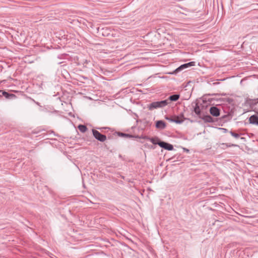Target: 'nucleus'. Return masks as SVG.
Instances as JSON below:
<instances>
[{
  "label": "nucleus",
  "instance_id": "17",
  "mask_svg": "<svg viewBox=\"0 0 258 258\" xmlns=\"http://www.w3.org/2000/svg\"><path fill=\"white\" fill-rule=\"evenodd\" d=\"M118 135L119 136L123 137H130V135H128V134H125V133H120V132L118 133Z\"/></svg>",
  "mask_w": 258,
  "mask_h": 258
},
{
  "label": "nucleus",
  "instance_id": "10",
  "mask_svg": "<svg viewBox=\"0 0 258 258\" xmlns=\"http://www.w3.org/2000/svg\"><path fill=\"white\" fill-rule=\"evenodd\" d=\"M194 111L199 117V118H201L202 116L201 110L198 103H196V105L194 108Z\"/></svg>",
  "mask_w": 258,
  "mask_h": 258
},
{
  "label": "nucleus",
  "instance_id": "7",
  "mask_svg": "<svg viewBox=\"0 0 258 258\" xmlns=\"http://www.w3.org/2000/svg\"><path fill=\"white\" fill-rule=\"evenodd\" d=\"M200 118L203 119L205 122H214L215 121V118L210 115H203Z\"/></svg>",
  "mask_w": 258,
  "mask_h": 258
},
{
  "label": "nucleus",
  "instance_id": "15",
  "mask_svg": "<svg viewBox=\"0 0 258 258\" xmlns=\"http://www.w3.org/2000/svg\"><path fill=\"white\" fill-rule=\"evenodd\" d=\"M184 69L182 67L181 65L179 67H178L177 69H176L172 73H170L171 74H177L179 72H181V71L183 70Z\"/></svg>",
  "mask_w": 258,
  "mask_h": 258
},
{
  "label": "nucleus",
  "instance_id": "22",
  "mask_svg": "<svg viewBox=\"0 0 258 258\" xmlns=\"http://www.w3.org/2000/svg\"><path fill=\"white\" fill-rule=\"evenodd\" d=\"M220 129L224 131V133H226L227 132H228V130L227 129H226V128H220Z\"/></svg>",
  "mask_w": 258,
  "mask_h": 258
},
{
  "label": "nucleus",
  "instance_id": "5",
  "mask_svg": "<svg viewBox=\"0 0 258 258\" xmlns=\"http://www.w3.org/2000/svg\"><path fill=\"white\" fill-rule=\"evenodd\" d=\"M220 109L217 106H212L210 108L211 114L214 116L217 117L220 115Z\"/></svg>",
  "mask_w": 258,
  "mask_h": 258
},
{
  "label": "nucleus",
  "instance_id": "2",
  "mask_svg": "<svg viewBox=\"0 0 258 258\" xmlns=\"http://www.w3.org/2000/svg\"><path fill=\"white\" fill-rule=\"evenodd\" d=\"M93 137L98 141L103 142L106 140V136L95 129L92 130Z\"/></svg>",
  "mask_w": 258,
  "mask_h": 258
},
{
  "label": "nucleus",
  "instance_id": "11",
  "mask_svg": "<svg viewBox=\"0 0 258 258\" xmlns=\"http://www.w3.org/2000/svg\"><path fill=\"white\" fill-rule=\"evenodd\" d=\"M257 103V102H256L255 100L249 98H247L245 101V104L246 105H249L250 107H252L255 105Z\"/></svg>",
  "mask_w": 258,
  "mask_h": 258
},
{
  "label": "nucleus",
  "instance_id": "21",
  "mask_svg": "<svg viewBox=\"0 0 258 258\" xmlns=\"http://www.w3.org/2000/svg\"><path fill=\"white\" fill-rule=\"evenodd\" d=\"M165 119L169 120V121H171V122H173V118H172V117H168V116H166Z\"/></svg>",
  "mask_w": 258,
  "mask_h": 258
},
{
  "label": "nucleus",
  "instance_id": "16",
  "mask_svg": "<svg viewBox=\"0 0 258 258\" xmlns=\"http://www.w3.org/2000/svg\"><path fill=\"white\" fill-rule=\"evenodd\" d=\"M230 134H231V135L232 136H233V137L237 139L239 137H240V135L237 134V133H236L235 132H233V131H230Z\"/></svg>",
  "mask_w": 258,
  "mask_h": 258
},
{
  "label": "nucleus",
  "instance_id": "23",
  "mask_svg": "<svg viewBox=\"0 0 258 258\" xmlns=\"http://www.w3.org/2000/svg\"><path fill=\"white\" fill-rule=\"evenodd\" d=\"M181 66L183 68V69H186L187 68V67L185 65V64H181Z\"/></svg>",
  "mask_w": 258,
  "mask_h": 258
},
{
  "label": "nucleus",
  "instance_id": "18",
  "mask_svg": "<svg viewBox=\"0 0 258 258\" xmlns=\"http://www.w3.org/2000/svg\"><path fill=\"white\" fill-rule=\"evenodd\" d=\"M97 130H99L101 132H105L104 130L105 129H109V127H96Z\"/></svg>",
  "mask_w": 258,
  "mask_h": 258
},
{
  "label": "nucleus",
  "instance_id": "25",
  "mask_svg": "<svg viewBox=\"0 0 258 258\" xmlns=\"http://www.w3.org/2000/svg\"><path fill=\"white\" fill-rule=\"evenodd\" d=\"M0 91H2V90H0ZM2 97L1 93H0V97Z\"/></svg>",
  "mask_w": 258,
  "mask_h": 258
},
{
  "label": "nucleus",
  "instance_id": "24",
  "mask_svg": "<svg viewBox=\"0 0 258 258\" xmlns=\"http://www.w3.org/2000/svg\"><path fill=\"white\" fill-rule=\"evenodd\" d=\"M184 151H185L186 152H189V150L188 149H187L186 148H184L183 149Z\"/></svg>",
  "mask_w": 258,
  "mask_h": 258
},
{
  "label": "nucleus",
  "instance_id": "12",
  "mask_svg": "<svg viewBox=\"0 0 258 258\" xmlns=\"http://www.w3.org/2000/svg\"><path fill=\"white\" fill-rule=\"evenodd\" d=\"M179 97H180L179 94H175L170 95L167 100L168 101H169V100L170 101H176L177 100H178L179 99Z\"/></svg>",
  "mask_w": 258,
  "mask_h": 258
},
{
  "label": "nucleus",
  "instance_id": "20",
  "mask_svg": "<svg viewBox=\"0 0 258 258\" xmlns=\"http://www.w3.org/2000/svg\"><path fill=\"white\" fill-rule=\"evenodd\" d=\"M222 145L223 146H226V147H235V146H237L236 145H235V144H231V145H228L227 144H224V143H223L222 144Z\"/></svg>",
  "mask_w": 258,
  "mask_h": 258
},
{
  "label": "nucleus",
  "instance_id": "4",
  "mask_svg": "<svg viewBox=\"0 0 258 258\" xmlns=\"http://www.w3.org/2000/svg\"><path fill=\"white\" fill-rule=\"evenodd\" d=\"M0 93H1L2 97L4 96L8 99H14L16 98V96L14 94L10 93L8 92H6L4 90L0 91Z\"/></svg>",
  "mask_w": 258,
  "mask_h": 258
},
{
  "label": "nucleus",
  "instance_id": "19",
  "mask_svg": "<svg viewBox=\"0 0 258 258\" xmlns=\"http://www.w3.org/2000/svg\"><path fill=\"white\" fill-rule=\"evenodd\" d=\"M185 64L187 68H188L189 67H191V66H195V62H194V61H190V62H189L188 63H186Z\"/></svg>",
  "mask_w": 258,
  "mask_h": 258
},
{
  "label": "nucleus",
  "instance_id": "8",
  "mask_svg": "<svg viewBox=\"0 0 258 258\" xmlns=\"http://www.w3.org/2000/svg\"><path fill=\"white\" fill-rule=\"evenodd\" d=\"M156 127L160 130L164 129L166 126V122L163 120H160L156 122Z\"/></svg>",
  "mask_w": 258,
  "mask_h": 258
},
{
  "label": "nucleus",
  "instance_id": "13",
  "mask_svg": "<svg viewBox=\"0 0 258 258\" xmlns=\"http://www.w3.org/2000/svg\"><path fill=\"white\" fill-rule=\"evenodd\" d=\"M78 127L80 131L82 133H85L87 130V127L85 125L79 124Z\"/></svg>",
  "mask_w": 258,
  "mask_h": 258
},
{
  "label": "nucleus",
  "instance_id": "1",
  "mask_svg": "<svg viewBox=\"0 0 258 258\" xmlns=\"http://www.w3.org/2000/svg\"><path fill=\"white\" fill-rule=\"evenodd\" d=\"M170 102H169L168 100L153 102L148 105V108L149 110H152L154 109L164 107L167 105Z\"/></svg>",
  "mask_w": 258,
  "mask_h": 258
},
{
  "label": "nucleus",
  "instance_id": "3",
  "mask_svg": "<svg viewBox=\"0 0 258 258\" xmlns=\"http://www.w3.org/2000/svg\"><path fill=\"white\" fill-rule=\"evenodd\" d=\"M159 146L160 147L168 151H172L173 150V146L172 145L164 141H161V142H160Z\"/></svg>",
  "mask_w": 258,
  "mask_h": 258
},
{
  "label": "nucleus",
  "instance_id": "6",
  "mask_svg": "<svg viewBox=\"0 0 258 258\" xmlns=\"http://www.w3.org/2000/svg\"><path fill=\"white\" fill-rule=\"evenodd\" d=\"M142 138L149 140L154 145H159V142H161V141L158 137L150 138L148 136H144Z\"/></svg>",
  "mask_w": 258,
  "mask_h": 258
},
{
  "label": "nucleus",
  "instance_id": "14",
  "mask_svg": "<svg viewBox=\"0 0 258 258\" xmlns=\"http://www.w3.org/2000/svg\"><path fill=\"white\" fill-rule=\"evenodd\" d=\"M173 122L180 124L183 122V119H180L179 116H175V118H173Z\"/></svg>",
  "mask_w": 258,
  "mask_h": 258
},
{
  "label": "nucleus",
  "instance_id": "9",
  "mask_svg": "<svg viewBox=\"0 0 258 258\" xmlns=\"http://www.w3.org/2000/svg\"><path fill=\"white\" fill-rule=\"evenodd\" d=\"M249 123L258 125V116L252 115L249 118Z\"/></svg>",
  "mask_w": 258,
  "mask_h": 258
}]
</instances>
